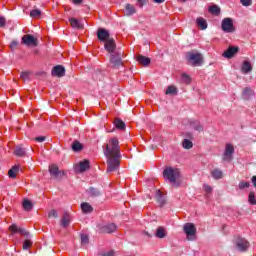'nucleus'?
<instances>
[{
  "label": "nucleus",
  "instance_id": "f257e3e1",
  "mask_svg": "<svg viewBox=\"0 0 256 256\" xmlns=\"http://www.w3.org/2000/svg\"><path fill=\"white\" fill-rule=\"evenodd\" d=\"M104 155L107 159L106 173H115L119 171L121 165V148L119 147V139L110 138L104 148Z\"/></svg>",
  "mask_w": 256,
  "mask_h": 256
},
{
  "label": "nucleus",
  "instance_id": "f03ea898",
  "mask_svg": "<svg viewBox=\"0 0 256 256\" xmlns=\"http://www.w3.org/2000/svg\"><path fill=\"white\" fill-rule=\"evenodd\" d=\"M163 177L175 185L177 183V179L181 177V173L179 172V169L168 166L163 171Z\"/></svg>",
  "mask_w": 256,
  "mask_h": 256
},
{
  "label": "nucleus",
  "instance_id": "7ed1b4c3",
  "mask_svg": "<svg viewBox=\"0 0 256 256\" xmlns=\"http://www.w3.org/2000/svg\"><path fill=\"white\" fill-rule=\"evenodd\" d=\"M186 60L188 63H191L193 67H199V65L203 64V54L197 50H192L186 53Z\"/></svg>",
  "mask_w": 256,
  "mask_h": 256
},
{
  "label": "nucleus",
  "instance_id": "20e7f679",
  "mask_svg": "<svg viewBox=\"0 0 256 256\" xmlns=\"http://www.w3.org/2000/svg\"><path fill=\"white\" fill-rule=\"evenodd\" d=\"M109 67L111 69H119L123 67V53L121 51H116L113 54H110Z\"/></svg>",
  "mask_w": 256,
  "mask_h": 256
},
{
  "label": "nucleus",
  "instance_id": "39448f33",
  "mask_svg": "<svg viewBox=\"0 0 256 256\" xmlns=\"http://www.w3.org/2000/svg\"><path fill=\"white\" fill-rule=\"evenodd\" d=\"M233 153H235V147L232 144H226L222 161L231 163V161H233Z\"/></svg>",
  "mask_w": 256,
  "mask_h": 256
},
{
  "label": "nucleus",
  "instance_id": "423d86ee",
  "mask_svg": "<svg viewBox=\"0 0 256 256\" xmlns=\"http://www.w3.org/2000/svg\"><path fill=\"white\" fill-rule=\"evenodd\" d=\"M21 43L22 45H26V47H37L39 45V40L31 34H26L22 37Z\"/></svg>",
  "mask_w": 256,
  "mask_h": 256
},
{
  "label": "nucleus",
  "instance_id": "0eeeda50",
  "mask_svg": "<svg viewBox=\"0 0 256 256\" xmlns=\"http://www.w3.org/2000/svg\"><path fill=\"white\" fill-rule=\"evenodd\" d=\"M235 247L238 251H241L242 253H245L247 249H249V241L245 238L237 237L234 240Z\"/></svg>",
  "mask_w": 256,
  "mask_h": 256
},
{
  "label": "nucleus",
  "instance_id": "6e6552de",
  "mask_svg": "<svg viewBox=\"0 0 256 256\" xmlns=\"http://www.w3.org/2000/svg\"><path fill=\"white\" fill-rule=\"evenodd\" d=\"M221 27L224 33H235V25L233 24V19L231 18H224L222 20Z\"/></svg>",
  "mask_w": 256,
  "mask_h": 256
},
{
  "label": "nucleus",
  "instance_id": "1a4fd4ad",
  "mask_svg": "<svg viewBox=\"0 0 256 256\" xmlns=\"http://www.w3.org/2000/svg\"><path fill=\"white\" fill-rule=\"evenodd\" d=\"M183 231L187 235L189 241H193V239H191L189 237H195V235L197 233V228L195 227V224H193V223H186L183 226Z\"/></svg>",
  "mask_w": 256,
  "mask_h": 256
},
{
  "label": "nucleus",
  "instance_id": "9d476101",
  "mask_svg": "<svg viewBox=\"0 0 256 256\" xmlns=\"http://www.w3.org/2000/svg\"><path fill=\"white\" fill-rule=\"evenodd\" d=\"M49 173L52 177V179H61L63 175H65V172L60 171L59 167L55 164H52L49 166Z\"/></svg>",
  "mask_w": 256,
  "mask_h": 256
},
{
  "label": "nucleus",
  "instance_id": "9b49d317",
  "mask_svg": "<svg viewBox=\"0 0 256 256\" xmlns=\"http://www.w3.org/2000/svg\"><path fill=\"white\" fill-rule=\"evenodd\" d=\"M97 37L98 40L101 41V43H105L111 39V34L109 33V30H106L105 28H99L97 31Z\"/></svg>",
  "mask_w": 256,
  "mask_h": 256
},
{
  "label": "nucleus",
  "instance_id": "f8f14e48",
  "mask_svg": "<svg viewBox=\"0 0 256 256\" xmlns=\"http://www.w3.org/2000/svg\"><path fill=\"white\" fill-rule=\"evenodd\" d=\"M104 49L107 51V53H109L110 55H112L113 53H117V51H115V49H117V44L115 43V39L112 37L110 39H108L105 43H104Z\"/></svg>",
  "mask_w": 256,
  "mask_h": 256
},
{
  "label": "nucleus",
  "instance_id": "ddd939ff",
  "mask_svg": "<svg viewBox=\"0 0 256 256\" xmlns=\"http://www.w3.org/2000/svg\"><path fill=\"white\" fill-rule=\"evenodd\" d=\"M239 53V46H229L222 54L226 59H233Z\"/></svg>",
  "mask_w": 256,
  "mask_h": 256
},
{
  "label": "nucleus",
  "instance_id": "4468645a",
  "mask_svg": "<svg viewBox=\"0 0 256 256\" xmlns=\"http://www.w3.org/2000/svg\"><path fill=\"white\" fill-rule=\"evenodd\" d=\"M52 77H65V67L63 65H56L51 71Z\"/></svg>",
  "mask_w": 256,
  "mask_h": 256
},
{
  "label": "nucleus",
  "instance_id": "2eb2a0df",
  "mask_svg": "<svg viewBox=\"0 0 256 256\" xmlns=\"http://www.w3.org/2000/svg\"><path fill=\"white\" fill-rule=\"evenodd\" d=\"M90 168H91V162L85 159L79 163V165L75 168V170L79 171V173H85V171H87Z\"/></svg>",
  "mask_w": 256,
  "mask_h": 256
},
{
  "label": "nucleus",
  "instance_id": "dca6fc26",
  "mask_svg": "<svg viewBox=\"0 0 256 256\" xmlns=\"http://www.w3.org/2000/svg\"><path fill=\"white\" fill-rule=\"evenodd\" d=\"M136 61L139 63V65H143V67H149V65H151V58L141 54L136 57Z\"/></svg>",
  "mask_w": 256,
  "mask_h": 256
},
{
  "label": "nucleus",
  "instance_id": "f3484780",
  "mask_svg": "<svg viewBox=\"0 0 256 256\" xmlns=\"http://www.w3.org/2000/svg\"><path fill=\"white\" fill-rule=\"evenodd\" d=\"M100 231L101 233H115L117 225L115 223L106 224L100 228Z\"/></svg>",
  "mask_w": 256,
  "mask_h": 256
},
{
  "label": "nucleus",
  "instance_id": "a211bd4d",
  "mask_svg": "<svg viewBox=\"0 0 256 256\" xmlns=\"http://www.w3.org/2000/svg\"><path fill=\"white\" fill-rule=\"evenodd\" d=\"M9 230H10L12 233H20V235H24V237H28V235H29V232H27V230H25L24 228H19V227H17L15 224H12V225L9 227Z\"/></svg>",
  "mask_w": 256,
  "mask_h": 256
},
{
  "label": "nucleus",
  "instance_id": "6ab92c4d",
  "mask_svg": "<svg viewBox=\"0 0 256 256\" xmlns=\"http://www.w3.org/2000/svg\"><path fill=\"white\" fill-rule=\"evenodd\" d=\"M61 227L67 228L69 225H71V215L69 213H64L62 216L61 222H60Z\"/></svg>",
  "mask_w": 256,
  "mask_h": 256
},
{
  "label": "nucleus",
  "instance_id": "aec40b11",
  "mask_svg": "<svg viewBox=\"0 0 256 256\" xmlns=\"http://www.w3.org/2000/svg\"><path fill=\"white\" fill-rule=\"evenodd\" d=\"M86 193H88V195L91 197H101V195H103V192L95 187H89L86 190Z\"/></svg>",
  "mask_w": 256,
  "mask_h": 256
},
{
  "label": "nucleus",
  "instance_id": "412c9836",
  "mask_svg": "<svg viewBox=\"0 0 256 256\" xmlns=\"http://www.w3.org/2000/svg\"><path fill=\"white\" fill-rule=\"evenodd\" d=\"M13 153L16 155V157H25L27 150L23 148V146L18 145L14 148Z\"/></svg>",
  "mask_w": 256,
  "mask_h": 256
},
{
  "label": "nucleus",
  "instance_id": "4be33fe9",
  "mask_svg": "<svg viewBox=\"0 0 256 256\" xmlns=\"http://www.w3.org/2000/svg\"><path fill=\"white\" fill-rule=\"evenodd\" d=\"M70 25L71 27H73V29H84V25L81 24V22H79V20H77L76 18H70L69 19Z\"/></svg>",
  "mask_w": 256,
  "mask_h": 256
},
{
  "label": "nucleus",
  "instance_id": "5701e85b",
  "mask_svg": "<svg viewBox=\"0 0 256 256\" xmlns=\"http://www.w3.org/2000/svg\"><path fill=\"white\" fill-rule=\"evenodd\" d=\"M155 237L158 239H165V237H167V230L163 227H158L155 233Z\"/></svg>",
  "mask_w": 256,
  "mask_h": 256
},
{
  "label": "nucleus",
  "instance_id": "b1692460",
  "mask_svg": "<svg viewBox=\"0 0 256 256\" xmlns=\"http://www.w3.org/2000/svg\"><path fill=\"white\" fill-rule=\"evenodd\" d=\"M135 13H137L135 6L131 4L125 5V15H127L128 17H131V15H135Z\"/></svg>",
  "mask_w": 256,
  "mask_h": 256
},
{
  "label": "nucleus",
  "instance_id": "393cba45",
  "mask_svg": "<svg viewBox=\"0 0 256 256\" xmlns=\"http://www.w3.org/2000/svg\"><path fill=\"white\" fill-rule=\"evenodd\" d=\"M196 24L202 31H205V29H207V20H205V18L203 17L197 18Z\"/></svg>",
  "mask_w": 256,
  "mask_h": 256
},
{
  "label": "nucleus",
  "instance_id": "a878e982",
  "mask_svg": "<svg viewBox=\"0 0 256 256\" xmlns=\"http://www.w3.org/2000/svg\"><path fill=\"white\" fill-rule=\"evenodd\" d=\"M242 73L247 74L251 73L253 71V66H251V62L244 61L241 69Z\"/></svg>",
  "mask_w": 256,
  "mask_h": 256
},
{
  "label": "nucleus",
  "instance_id": "bb28decb",
  "mask_svg": "<svg viewBox=\"0 0 256 256\" xmlns=\"http://www.w3.org/2000/svg\"><path fill=\"white\" fill-rule=\"evenodd\" d=\"M20 171L19 166H13L9 171H8V177L10 179H15Z\"/></svg>",
  "mask_w": 256,
  "mask_h": 256
},
{
  "label": "nucleus",
  "instance_id": "cd10ccee",
  "mask_svg": "<svg viewBox=\"0 0 256 256\" xmlns=\"http://www.w3.org/2000/svg\"><path fill=\"white\" fill-rule=\"evenodd\" d=\"M209 13L211 15H215L216 17H219L221 15V8L217 5H212L208 8Z\"/></svg>",
  "mask_w": 256,
  "mask_h": 256
},
{
  "label": "nucleus",
  "instance_id": "c85d7f7f",
  "mask_svg": "<svg viewBox=\"0 0 256 256\" xmlns=\"http://www.w3.org/2000/svg\"><path fill=\"white\" fill-rule=\"evenodd\" d=\"M114 125H115L116 129H119L120 131H124V129L127 127L125 125V122H123V120H121L120 118L115 119Z\"/></svg>",
  "mask_w": 256,
  "mask_h": 256
},
{
  "label": "nucleus",
  "instance_id": "c756f323",
  "mask_svg": "<svg viewBox=\"0 0 256 256\" xmlns=\"http://www.w3.org/2000/svg\"><path fill=\"white\" fill-rule=\"evenodd\" d=\"M33 202H31L29 199H24L23 201V209L24 211H33Z\"/></svg>",
  "mask_w": 256,
  "mask_h": 256
},
{
  "label": "nucleus",
  "instance_id": "7c9ffc66",
  "mask_svg": "<svg viewBox=\"0 0 256 256\" xmlns=\"http://www.w3.org/2000/svg\"><path fill=\"white\" fill-rule=\"evenodd\" d=\"M81 209L83 213H93V206L87 202L81 204Z\"/></svg>",
  "mask_w": 256,
  "mask_h": 256
},
{
  "label": "nucleus",
  "instance_id": "2f4dec72",
  "mask_svg": "<svg viewBox=\"0 0 256 256\" xmlns=\"http://www.w3.org/2000/svg\"><path fill=\"white\" fill-rule=\"evenodd\" d=\"M190 125L195 131H198L199 133L203 132V125H201L199 121H192L190 122Z\"/></svg>",
  "mask_w": 256,
  "mask_h": 256
},
{
  "label": "nucleus",
  "instance_id": "473e14b6",
  "mask_svg": "<svg viewBox=\"0 0 256 256\" xmlns=\"http://www.w3.org/2000/svg\"><path fill=\"white\" fill-rule=\"evenodd\" d=\"M156 201L159 205H165V196H163V193H161L160 190L156 192Z\"/></svg>",
  "mask_w": 256,
  "mask_h": 256
},
{
  "label": "nucleus",
  "instance_id": "72a5a7b5",
  "mask_svg": "<svg viewBox=\"0 0 256 256\" xmlns=\"http://www.w3.org/2000/svg\"><path fill=\"white\" fill-rule=\"evenodd\" d=\"M177 93L179 90L173 85L168 86L165 92L166 95H177Z\"/></svg>",
  "mask_w": 256,
  "mask_h": 256
},
{
  "label": "nucleus",
  "instance_id": "f704fd0d",
  "mask_svg": "<svg viewBox=\"0 0 256 256\" xmlns=\"http://www.w3.org/2000/svg\"><path fill=\"white\" fill-rule=\"evenodd\" d=\"M253 95H255V93L251 88L249 87L244 88L243 97H245L246 99H249V97H253Z\"/></svg>",
  "mask_w": 256,
  "mask_h": 256
},
{
  "label": "nucleus",
  "instance_id": "c9c22d12",
  "mask_svg": "<svg viewBox=\"0 0 256 256\" xmlns=\"http://www.w3.org/2000/svg\"><path fill=\"white\" fill-rule=\"evenodd\" d=\"M72 150L75 152H79L83 150V144H81L79 141H74L72 144Z\"/></svg>",
  "mask_w": 256,
  "mask_h": 256
},
{
  "label": "nucleus",
  "instance_id": "e433bc0d",
  "mask_svg": "<svg viewBox=\"0 0 256 256\" xmlns=\"http://www.w3.org/2000/svg\"><path fill=\"white\" fill-rule=\"evenodd\" d=\"M211 175L214 179H222L223 178V172L219 169H214L211 172Z\"/></svg>",
  "mask_w": 256,
  "mask_h": 256
},
{
  "label": "nucleus",
  "instance_id": "4c0bfd02",
  "mask_svg": "<svg viewBox=\"0 0 256 256\" xmlns=\"http://www.w3.org/2000/svg\"><path fill=\"white\" fill-rule=\"evenodd\" d=\"M30 17L33 19H39L41 17V10L39 9H34L30 12Z\"/></svg>",
  "mask_w": 256,
  "mask_h": 256
},
{
  "label": "nucleus",
  "instance_id": "58836bf2",
  "mask_svg": "<svg viewBox=\"0 0 256 256\" xmlns=\"http://www.w3.org/2000/svg\"><path fill=\"white\" fill-rule=\"evenodd\" d=\"M182 147L184 149H192L193 148V142H191V140H189V139H184V141L182 142Z\"/></svg>",
  "mask_w": 256,
  "mask_h": 256
},
{
  "label": "nucleus",
  "instance_id": "ea45409f",
  "mask_svg": "<svg viewBox=\"0 0 256 256\" xmlns=\"http://www.w3.org/2000/svg\"><path fill=\"white\" fill-rule=\"evenodd\" d=\"M248 203L250 205H256L255 192L251 191L248 195Z\"/></svg>",
  "mask_w": 256,
  "mask_h": 256
},
{
  "label": "nucleus",
  "instance_id": "a19ab883",
  "mask_svg": "<svg viewBox=\"0 0 256 256\" xmlns=\"http://www.w3.org/2000/svg\"><path fill=\"white\" fill-rule=\"evenodd\" d=\"M30 76H31V72H22L20 75V79L24 81H29Z\"/></svg>",
  "mask_w": 256,
  "mask_h": 256
},
{
  "label": "nucleus",
  "instance_id": "79ce46f5",
  "mask_svg": "<svg viewBox=\"0 0 256 256\" xmlns=\"http://www.w3.org/2000/svg\"><path fill=\"white\" fill-rule=\"evenodd\" d=\"M89 243V236L82 234L81 235V244L82 245H87Z\"/></svg>",
  "mask_w": 256,
  "mask_h": 256
},
{
  "label": "nucleus",
  "instance_id": "37998d69",
  "mask_svg": "<svg viewBox=\"0 0 256 256\" xmlns=\"http://www.w3.org/2000/svg\"><path fill=\"white\" fill-rule=\"evenodd\" d=\"M240 3L243 7H250L253 4V0H240Z\"/></svg>",
  "mask_w": 256,
  "mask_h": 256
},
{
  "label": "nucleus",
  "instance_id": "c03bdc74",
  "mask_svg": "<svg viewBox=\"0 0 256 256\" xmlns=\"http://www.w3.org/2000/svg\"><path fill=\"white\" fill-rule=\"evenodd\" d=\"M31 245H33V242H31V240H25L22 249L27 250L29 249V247H31Z\"/></svg>",
  "mask_w": 256,
  "mask_h": 256
},
{
  "label": "nucleus",
  "instance_id": "a18cd8bd",
  "mask_svg": "<svg viewBox=\"0 0 256 256\" xmlns=\"http://www.w3.org/2000/svg\"><path fill=\"white\" fill-rule=\"evenodd\" d=\"M248 187H251V184L249 182H240L239 183V189H248Z\"/></svg>",
  "mask_w": 256,
  "mask_h": 256
},
{
  "label": "nucleus",
  "instance_id": "49530a36",
  "mask_svg": "<svg viewBox=\"0 0 256 256\" xmlns=\"http://www.w3.org/2000/svg\"><path fill=\"white\" fill-rule=\"evenodd\" d=\"M17 47H19V41L18 40H12L10 43V49L14 50L17 49Z\"/></svg>",
  "mask_w": 256,
  "mask_h": 256
},
{
  "label": "nucleus",
  "instance_id": "de8ad7c7",
  "mask_svg": "<svg viewBox=\"0 0 256 256\" xmlns=\"http://www.w3.org/2000/svg\"><path fill=\"white\" fill-rule=\"evenodd\" d=\"M182 80L184 81V83H186L187 85H189V83H191V77L187 74H182Z\"/></svg>",
  "mask_w": 256,
  "mask_h": 256
},
{
  "label": "nucleus",
  "instance_id": "09e8293b",
  "mask_svg": "<svg viewBox=\"0 0 256 256\" xmlns=\"http://www.w3.org/2000/svg\"><path fill=\"white\" fill-rule=\"evenodd\" d=\"M48 217H53L54 219H58L59 214L56 212V210H52L49 212Z\"/></svg>",
  "mask_w": 256,
  "mask_h": 256
},
{
  "label": "nucleus",
  "instance_id": "8fccbe9b",
  "mask_svg": "<svg viewBox=\"0 0 256 256\" xmlns=\"http://www.w3.org/2000/svg\"><path fill=\"white\" fill-rule=\"evenodd\" d=\"M203 189H204V191H205L206 193H211V191H213V187H211V186H209V185H207V184H205V185L203 186Z\"/></svg>",
  "mask_w": 256,
  "mask_h": 256
},
{
  "label": "nucleus",
  "instance_id": "3c124183",
  "mask_svg": "<svg viewBox=\"0 0 256 256\" xmlns=\"http://www.w3.org/2000/svg\"><path fill=\"white\" fill-rule=\"evenodd\" d=\"M6 24L7 20L5 19V17H0V28L5 27Z\"/></svg>",
  "mask_w": 256,
  "mask_h": 256
},
{
  "label": "nucleus",
  "instance_id": "603ef678",
  "mask_svg": "<svg viewBox=\"0 0 256 256\" xmlns=\"http://www.w3.org/2000/svg\"><path fill=\"white\" fill-rule=\"evenodd\" d=\"M46 139L45 136H39L35 138V141H37V143H43Z\"/></svg>",
  "mask_w": 256,
  "mask_h": 256
},
{
  "label": "nucleus",
  "instance_id": "864d4df0",
  "mask_svg": "<svg viewBox=\"0 0 256 256\" xmlns=\"http://www.w3.org/2000/svg\"><path fill=\"white\" fill-rule=\"evenodd\" d=\"M139 7H143L144 5H147V0H136Z\"/></svg>",
  "mask_w": 256,
  "mask_h": 256
},
{
  "label": "nucleus",
  "instance_id": "5fc2aeb1",
  "mask_svg": "<svg viewBox=\"0 0 256 256\" xmlns=\"http://www.w3.org/2000/svg\"><path fill=\"white\" fill-rule=\"evenodd\" d=\"M102 256H115V252L111 251V252H107L102 254Z\"/></svg>",
  "mask_w": 256,
  "mask_h": 256
},
{
  "label": "nucleus",
  "instance_id": "6e6d98bb",
  "mask_svg": "<svg viewBox=\"0 0 256 256\" xmlns=\"http://www.w3.org/2000/svg\"><path fill=\"white\" fill-rule=\"evenodd\" d=\"M73 3L75 5H81V3H83V0H73Z\"/></svg>",
  "mask_w": 256,
  "mask_h": 256
},
{
  "label": "nucleus",
  "instance_id": "4d7b16f0",
  "mask_svg": "<svg viewBox=\"0 0 256 256\" xmlns=\"http://www.w3.org/2000/svg\"><path fill=\"white\" fill-rule=\"evenodd\" d=\"M143 234L146 235V237H153V234L149 233L148 231H144Z\"/></svg>",
  "mask_w": 256,
  "mask_h": 256
},
{
  "label": "nucleus",
  "instance_id": "13d9d810",
  "mask_svg": "<svg viewBox=\"0 0 256 256\" xmlns=\"http://www.w3.org/2000/svg\"><path fill=\"white\" fill-rule=\"evenodd\" d=\"M154 3H158V4H161V3H165V0H153Z\"/></svg>",
  "mask_w": 256,
  "mask_h": 256
}]
</instances>
